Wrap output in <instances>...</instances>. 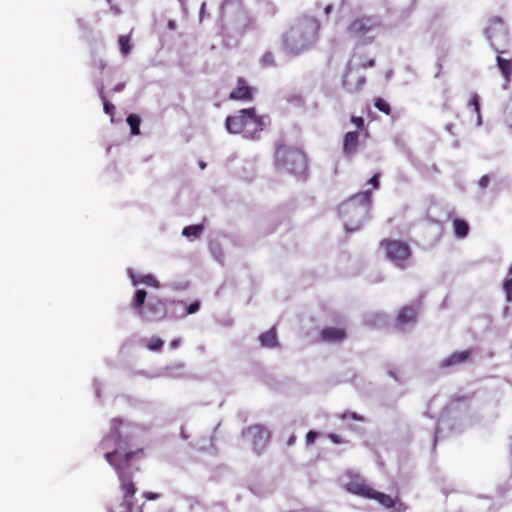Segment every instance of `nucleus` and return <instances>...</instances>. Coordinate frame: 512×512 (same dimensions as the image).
Segmentation results:
<instances>
[{"instance_id": "nucleus-1", "label": "nucleus", "mask_w": 512, "mask_h": 512, "mask_svg": "<svg viewBox=\"0 0 512 512\" xmlns=\"http://www.w3.org/2000/svg\"><path fill=\"white\" fill-rule=\"evenodd\" d=\"M122 420L114 418L111 421L110 432L100 441L98 449L104 452L105 460L114 468L118 480L121 497L109 504V512H143V504H138L135 498L137 487L133 481L135 462L144 458V449L131 450L130 438L122 436L120 426Z\"/></svg>"}, {"instance_id": "nucleus-2", "label": "nucleus", "mask_w": 512, "mask_h": 512, "mask_svg": "<svg viewBox=\"0 0 512 512\" xmlns=\"http://www.w3.org/2000/svg\"><path fill=\"white\" fill-rule=\"evenodd\" d=\"M321 23L311 15L297 17L282 34V48L293 56L311 50L319 40Z\"/></svg>"}, {"instance_id": "nucleus-3", "label": "nucleus", "mask_w": 512, "mask_h": 512, "mask_svg": "<svg viewBox=\"0 0 512 512\" xmlns=\"http://www.w3.org/2000/svg\"><path fill=\"white\" fill-rule=\"evenodd\" d=\"M486 36L491 47L498 53L497 67L501 71L506 81L512 77V58H505L502 54L507 52L509 46V34L504 27V22L500 17H492L489 26L486 29Z\"/></svg>"}, {"instance_id": "nucleus-4", "label": "nucleus", "mask_w": 512, "mask_h": 512, "mask_svg": "<svg viewBox=\"0 0 512 512\" xmlns=\"http://www.w3.org/2000/svg\"><path fill=\"white\" fill-rule=\"evenodd\" d=\"M372 203L370 191L357 193L344 201L339 207V213L344 220L347 230H357L365 222Z\"/></svg>"}, {"instance_id": "nucleus-5", "label": "nucleus", "mask_w": 512, "mask_h": 512, "mask_svg": "<svg viewBox=\"0 0 512 512\" xmlns=\"http://www.w3.org/2000/svg\"><path fill=\"white\" fill-rule=\"evenodd\" d=\"M264 116L256 113L255 107L244 108L226 118V129L232 134H243L244 137L255 139L264 129Z\"/></svg>"}, {"instance_id": "nucleus-6", "label": "nucleus", "mask_w": 512, "mask_h": 512, "mask_svg": "<svg viewBox=\"0 0 512 512\" xmlns=\"http://www.w3.org/2000/svg\"><path fill=\"white\" fill-rule=\"evenodd\" d=\"M274 165L278 170L298 178L305 179L308 175V158L300 148L278 145L275 150Z\"/></svg>"}, {"instance_id": "nucleus-7", "label": "nucleus", "mask_w": 512, "mask_h": 512, "mask_svg": "<svg viewBox=\"0 0 512 512\" xmlns=\"http://www.w3.org/2000/svg\"><path fill=\"white\" fill-rule=\"evenodd\" d=\"M146 297V290L139 289L136 291L135 296L131 302V306L137 312V314L142 318L152 321H161L165 319L167 316V308L165 302L159 298H152L144 307Z\"/></svg>"}, {"instance_id": "nucleus-8", "label": "nucleus", "mask_w": 512, "mask_h": 512, "mask_svg": "<svg viewBox=\"0 0 512 512\" xmlns=\"http://www.w3.org/2000/svg\"><path fill=\"white\" fill-rule=\"evenodd\" d=\"M380 247L384 250L386 258L398 268L405 269L408 266L412 250L407 242L385 238L381 240Z\"/></svg>"}, {"instance_id": "nucleus-9", "label": "nucleus", "mask_w": 512, "mask_h": 512, "mask_svg": "<svg viewBox=\"0 0 512 512\" xmlns=\"http://www.w3.org/2000/svg\"><path fill=\"white\" fill-rule=\"evenodd\" d=\"M381 20L374 15H362L353 19L347 27V33L354 38H364L372 31L380 28Z\"/></svg>"}, {"instance_id": "nucleus-10", "label": "nucleus", "mask_w": 512, "mask_h": 512, "mask_svg": "<svg viewBox=\"0 0 512 512\" xmlns=\"http://www.w3.org/2000/svg\"><path fill=\"white\" fill-rule=\"evenodd\" d=\"M243 436L250 442L255 453L260 454L268 445L271 433L266 426L256 424L243 430Z\"/></svg>"}, {"instance_id": "nucleus-11", "label": "nucleus", "mask_w": 512, "mask_h": 512, "mask_svg": "<svg viewBox=\"0 0 512 512\" xmlns=\"http://www.w3.org/2000/svg\"><path fill=\"white\" fill-rule=\"evenodd\" d=\"M256 92L257 89L250 86L245 78L238 77L236 86L229 93V99L233 101L251 102Z\"/></svg>"}, {"instance_id": "nucleus-12", "label": "nucleus", "mask_w": 512, "mask_h": 512, "mask_svg": "<svg viewBox=\"0 0 512 512\" xmlns=\"http://www.w3.org/2000/svg\"><path fill=\"white\" fill-rule=\"evenodd\" d=\"M345 488L352 494L361 496L368 499L372 491L366 480L358 474H350L349 479L345 484Z\"/></svg>"}, {"instance_id": "nucleus-13", "label": "nucleus", "mask_w": 512, "mask_h": 512, "mask_svg": "<svg viewBox=\"0 0 512 512\" xmlns=\"http://www.w3.org/2000/svg\"><path fill=\"white\" fill-rule=\"evenodd\" d=\"M365 77L361 75H354L353 69L350 65L347 66L346 72L343 76V87L349 92H358L365 84Z\"/></svg>"}, {"instance_id": "nucleus-14", "label": "nucleus", "mask_w": 512, "mask_h": 512, "mask_svg": "<svg viewBox=\"0 0 512 512\" xmlns=\"http://www.w3.org/2000/svg\"><path fill=\"white\" fill-rule=\"evenodd\" d=\"M346 338V329L342 327H324L319 334V341L324 343H341Z\"/></svg>"}, {"instance_id": "nucleus-15", "label": "nucleus", "mask_w": 512, "mask_h": 512, "mask_svg": "<svg viewBox=\"0 0 512 512\" xmlns=\"http://www.w3.org/2000/svg\"><path fill=\"white\" fill-rule=\"evenodd\" d=\"M360 134L358 131H349L343 137L342 150L346 157H352L358 151L360 145Z\"/></svg>"}, {"instance_id": "nucleus-16", "label": "nucleus", "mask_w": 512, "mask_h": 512, "mask_svg": "<svg viewBox=\"0 0 512 512\" xmlns=\"http://www.w3.org/2000/svg\"><path fill=\"white\" fill-rule=\"evenodd\" d=\"M417 321V310L414 306L407 305L400 309L396 323L400 327L414 324Z\"/></svg>"}, {"instance_id": "nucleus-17", "label": "nucleus", "mask_w": 512, "mask_h": 512, "mask_svg": "<svg viewBox=\"0 0 512 512\" xmlns=\"http://www.w3.org/2000/svg\"><path fill=\"white\" fill-rule=\"evenodd\" d=\"M471 355L469 350L454 352L446 359L442 360L439 364L440 368L446 369L452 366L465 363Z\"/></svg>"}, {"instance_id": "nucleus-18", "label": "nucleus", "mask_w": 512, "mask_h": 512, "mask_svg": "<svg viewBox=\"0 0 512 512\" xmlns=\"http://www.w3.org/2000/svg\"><path fill=\"white\" fill-rule=\"evenodd\" d=\"M259 341L263 347L274 348L278 345L277 332L274 327L259 336Z\"/></svg>"}, {"instance_id": "nucleus-19", "label": "nucleus", "mask_w": 512, "mask_h": 512, "mask_svg": "<svg viewBox=\"0 0 512 512\" xmlns=\"http://www.w3.org/2000/svg\"><path fill=\"white\" fill-rule=\"evenodd\" d=\"M368 499L377 501L385 508H393L395 505V500L390 495L378 492L375 489H372Z\"/></svg>"}, {"instance_id": "nucleus-20", "label": "nucleus", "mask_w": 512, "mask_h": 512, "mask_svg": "<svg viewBox=\"0 0 512 512\" xmlns=\"http://www.w3.org/2000/svg\"><path fill=\"white\" fill-rule=\"evenodd\" d=\"M453 228H454V233L457 237L463 238L468 235L469 225L463 219H459V218L455 219L453 221Z\"/></svg>"}, {"instance_id": "nucleus-21", "label": "nucleus", "mask_w": 512, "mask_h": 512, "mask_svg": "<svg viewBox=\"0 0 512 512\" xmlns=\"http://www.w3.org/2000/svg\"><path fill=\"white\" fill-rule=\"evenodd\" d=\"M118 44L120 47L121 54L127 56L132 50L131 37L130 35H121L118 38Z\"/></svg>"}, {"instance_id": "nucleus-22", "label": "nucleus", "mask_w": 512, "mask_h": 512, "mask_svg": "<svg viewBox=\"0 0 512 512\" xmlns=\"http://www.w3.org/2000/svg\"><path fill=\"white\" fill-rule=\"evenodd\" d=\"M128 125L130 126V131L132 135H139L140 134V123L141 119L136 114H130L128 115L126 119Z\"/></svg>"}, {"instance_id": "nucleus-23", "label": "nucleus", "mask_w": 512, "mask_h": 512, "mask_svg": "<svg viewBox=\"0 0 512 512\" xmlns=\"http://www.w3.org/2000/svg\"><path fill=\"white\" fill-rule=\"evenodd\" d=\"M98 93H99L100 99L103 102L104 112L113 118L114 114H115V106L107 100L106 95L104 93L103 86L100 87Z\"/></svg>"}, {"instance_id": "nucleus-24", "label": "nucleus", "mask_w": 512, "mask_h": 512, "mask_svg": "<svg viewBox=\"0 0 512 512\" xmlns=\"http://www.w3.org/2000/svg\"><path fill=\"white\" fill-rule=\"evenodd\" d=\"M202 231V225H190L183 229L182 234L186 237H199Z\"/></svg>"}, {"instance_id": "nucleus-25", "label": "nucleus", "mask_w": 512, "mask_h": 512, "mask_svg": "<svg viewBox=\"0 0 512 512\" xmlns=\"http://www.w3.org/2000/svg\"><path fill=\"white\" fill-rule=\"evenodd\" d=\"M163 345L164 341L156 336H153L146 341V347L151 351H160Z\"/></svg>"}, {"instance_id": "nucleus-26", "label": "nucleus", "mask_w": 512, "mask_h": 512, "mask_svg": "<svg viewBox=\"0 0 512 512\" xmlns=\"http://www.w3.org/2000/svg\"><path fill=\"white\" fill-rule=\"evenodd\" d=\"M502 289L505 292L507 302L512 301V276H508L502 283Z\"/></svg>"}, {"instance_id": "nucleus-27", "label": "nucleus", "mask_w": 512, "mask_h": 512, "mask_svg": "<svg viewBox=\"0 0 512 512\" xmlns=\"http://www.w3.org/2000/svg\"><path fill=\"white\" fill-rule=\"evenodd\" d=\"M374 106L379 111L385 113L386 115L391 114V107H390L389 103L383 98H376L374 101Z\"/></svg>"}, {"instance_id": "nucleus-28", "label": "nucleus", "mask_w": 512, "mask_h": 512, "mask_svg": "<svg viewBox=\"0 0 512 512\" xmlns=\"http://www.w3.org/2000/svg\"><path fill=\"white\" fill-rule=\"evenodd\" d=\"M260 63L262 67H273L276 65L274 54L271 51H267L261 57Z\"/></svg>"}, {"instance_id": "nucleus-29", "label": "nucleus", "mask_w": 512, "mask_h": 512, "mask_svg": "<svg viewBox=\"0 0 512 512\" xmlns=\"http://www.w3.org/2000/svg\"><path fill=\"white\" fill-rule=\"evenodd\" d=\"M138 283H145L147 285L159 287V282L152 275H145V276L140 277L139 279L133 278V284L136 285Z\"/></svg>"}, {"instance_id": "nucleus-30", "label": "nucleus", "mask_w": 512, "mask_h": 512, "mask_svg": "<svg viewBox=\"0 0 512 512\" xmlns=\"http://www.w3.org/2000/svg\"><path fill=\"white\" fill-rule=\"evenodd\" d=\"M358 57L359 65L364 69L373 67L375 65V60L373 58H366L362 55H358Z\"/></svg>"}, {"instance_id": "nucleus-31", "label": "nucleus", "mask_w": 512, "mask_h": 512, "mask_svg": "<svg viewBox=\"0 0 512 512\" xmlns=\"http://www.w3.org/2000/svg\"><path fill=\"white\" fill-rule=\"evenodd\" d=\"M469 104L474 107L476 114L480 117V103L479 96L477 94L472 95Z\"/></svg>"}, {"instance_id": "nucleus-32", "label": "nucleus", "mask_w": 512, "mask_h": 512, "mask_svg": "<svg viewBox=\"0 0 512 512\" xmlns=\"http://www.w3.org/2000/svg\"><path fill=\"white\" fill-rule=\"evenodd\" d=\"M351 122L357 127V129L361 130L364 128V119L359 116H352Z\"/></svg>"}, {"instance_id": "nucleus-33", "label": "nucleus", "mask_w": 512, "mask_h": 512, "mask_svg": "<svg viewBox=\"0 0 512 512\" xmlns=\"http://www.w3.org/2000/svg\"><path fill=\"white\" fill-rule=\"evenodd\" d=\"M379 177H380V174L376 173L368 181V183L372 185L373 189H378L379 188V185H380Z\"/></svg>"}, {"instance_id": "nucleus-34", "label": "nucleus", "mask_w": 512, "mask_h": 512, "mask_svg": "<svg viewBox=\"0 0 512 512\" xmlns=\"http://www.w3.org/2000/svg\"><path fill=\"white\" fill-rule=\"evenodd\" d=\"M489 182H490V177L488 175H483L480 178L478 185L481 189H485L489 185Z\"/></svg>"}, {"instance_id": "nucleus-35", "label": "nucleus", "mask_w": 512, "mask_h": 512, "mask_svg": "<svg viewBox=\"0 0 512 512\" xmlns=\"http://www.w3.org/2000/svg\"><path fill=\"white\" fill-rule=\"evenodd\" d=\"M318 434L315 431H309L306 434V443L312 444L314 443L315 439L317 438Z\"/></svg>"}, {"instance_id": "nucleus-36", "label": "nucleus", "mask_w": 512, "mask_h": 512, "mask_svg": "<svg viewBox=\"0 0 512 512\" xmlns=\"http://www.w3.org/2000/svg\"><path fill=\"white\" fill-rule=\"evenodd\" d=\"M328 438L335 444H341L344 443L343 438L340 435L331 433L328 435Z\"/></svg>"}, {"instance_id": "nucleus-37", "label": "nucleus", "mask_w": 512, "mask_h": 512, "mask_svg": "<svg viewBox=\"0 0 512 512\" xmlns=\"http://www.w3.org/2000/svg\"><path fill=\"white\" fill-rule=\"evenodd\" d=\"M505 118L509 126L512 127V105L506 108Z\"/></svg>"}, {"instance_id": "nucleus-38", "label": "nucleus", "mask_w": 512, "mask_h": 512, "mask_svg": "<svg viewBox=\"0 0 512 512\" xmlns=\"http://www.w3.org/2000/svg\"><path fill=\"white\" fill-rule=\"evenodd\" d=\"M200 307L199 302H193L187 307V314H193L198 311Z\"/></svg>"}, {"instance_id": "nucleus-39", "label": "nucleus", "mask_w": 512, "mask_h": 512, "mask_svg": "<svg viewBox=\"0 0 512 512\" xmlns=\"http://www.w3.org/2000/svg\"><path fill=\"white\" fill-rule=\"evenodd\" d=\"M144 497L147 500H156L159 497V495L157 493H153V492H145Z\"/></svg>"}, {"instance_id": "nucleus-40", "label": "nucleus", "mask_w": 512, "mask_h": 512, "mask_svg": "<svg viewBox=\"0 0 512 512\" xmlns=\"http://www.w3.org/2000/svg\"><path fill=\"white\" fill-rule=\"evenodd\" d=\"M181 343V339L180 338H177V339H174L170 342V348L171 349H176L178 348V346L180 345Z\"/></svg>"}, {"instance_id": "nucleus-41", "label": "nucleus", "mask_w": 512, "mask_h": 512, "mask_svg": "<svg viewBox=\"0 0 512 512\" xmlns=\"http://www.w3.org/2000/svg\"><path fill=\"white\" fill-rule=\"evenodd\" d=\"M97 67L102 72L106 68V62L104 60L100 59L97 62Z\"/></svg>"}, {"instance_id": "nucleus-42", "label": "nucleus", "mask_w": 512, "mask_h": 512, "mask_svg": "<svg viewBox=\"0 0 512 512\" xmlns=\"http://www.w3.org/2000/svg\"><path fill=\"white\" fill-rule=\"evenodd\" d=\"M124 87H125V83H119L112 90H113V92L116 93V92L122 91L124 89Z\"/></svg>"}, {"instance_id": "nucleus-43", "label": "nucleus", "mask_w": 512, "mask_h": 512, "mask_svg": "<svg viewBox=\"0 0 512 512\" xmlns=\"http://www.w3.org/2000/svg\"><path fill=\"white\" fill-rule=\"evenodd\" d=\"M168 369H176V370H182L184 369V364L183 363H177V364H174L173 366L169 367Z\"/></svg>"}, {"instance_id": "nucleus-44", "label": "nucleus", "mask_w": 512, "mask_h": 512, "mask_svg": "<svg viewBox=\"0 0 512 512\" xmlns=\"http://www.w3.org/2000/svg\"><path fill=\"white\" fill-rule=\"evenodd\" d=\"M332 10H333V5H332V4H329V5H327V6L324 8V13H325L326 15H329V14L332 12Z\"/></svg>"}, {"instance_id": "nucleus-45", "label": "nucleus", "mask_w": 512, "mask_h": 512, "mask_svg": "<svg viewBox=\"0 0 512 512\" xmlns=\"http://www.w3.org/2000/svg\"><path fill=\"white\" fill-rule=\"evenodd\" d=\"M349 417L357 421L362 420V417L358 416L355 412L349 413Z\"/></svg>"}, {"instance_id": "nucleus-46", "label": "nucleus", "mask_w": 512, "mask_h": 512, "mask_svg": "<svg viewBox=\"0 0 512 512\" xmlns=\"http://www.w3.org/2000/svg\"><path fill=\"white\" fill-rule=\"evenodd\" d=\"M295 440H296V436H295V435H291V436L288 438V440H287V445H288V446L293 445V444H294V442H295Z\"/></svg>"}, {"instance_id": "nucleus-47", "label": "nucleus", "mask_w": 512, "mask_h": 512, "mask_svg": "<svg viewBox=\"0 0 512 512\" xmlns=\"http://www.w3.org/2000/svg\"><path fill=\"white\" fill-rule=\"evenodd\" d=\"M508 276H512V263H511V266H510V268L508 270Z\"/></svg>"}, {"instance_id": "nucleus-48", "label": "nucleus", "mask_w": 512, "mask_h": 512, "mask_svg": "<svg viewBox=\"0 0 512 512\" xmlns=\"http://www.w3.org/2000/svg\"><path fill=\"white\" fill-rule=\"evenodd\" d=\"M106 1H107V3H111V0H106Z\"/></svg>"}]
</instances>
